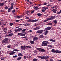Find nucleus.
Segmentation results:
<instances>
[{"label": "nucleus", "mask_w": 61, "mask_h": 61, "mask_svg": "<svg viewBox=\"0 0 61 61\" xmlns=\"http://www.w3.org/2000/svg\"><path fill=\"white\" fill-rule=\"evenodd\" d=\"M38 57L41 58V59H47L48 58H49V57L48 56H38Z\"/></svg>", "instance_id": "obj_1"}, {"label": "nucleus", "mask_w": 61, "mask_h": 61, "mask_svg": "<svg viewBox=\"0 0 61 61\" xmlns=\"http://www.w3.org/2000/svg\"><path fill=\"white\" fill-rule=\"evenodd\" d=\"M37 21H38V20H32L31 19L28 20L27 21L28 22H37Z\"/></svg>", "instance_id": "obj_2"}, {"label": "nucleus", "mask_w": 61, "mask_h": 61, "mask_svg": "<svg viewBox=\"0 0 61 61\" xmlns=\"http://www.w3.org/2000/svg\"><path fill=\"white\" fill-rule=\"evenodd\" d=\"M37 49L38 50H39L40 51H41V52H44L45 51V50L44 49H43L42 48H37Z\"/></svg>", "instance_id": "obj_3"}, {"label": "nucleus", "mask_w": 61, "mask_h": 61, "mask_svg": "<svg viewBox=\"0 0 61 61\" xmlns=\"http://www.w3.org/2000/svg\"><path fill=\"white\" fill-rule=\"evenodd\" d=\"M42 44H43L41 45V46H48L47 43H45L44 42H42Z\"/></svg>", "instance_id": "obj_4"}, {"label": "nucleus", "mask_w": 61, "mask_h": 61, "mask_svg": "<svg viewBox=\"0 0 61 61\" xmlns=\"http://www.w3.org/2000/svg\"><path fill=\"white\" fill-rule=\"evenodd\" d=\"M51 29V27H47L45 29L44 31H46L47 30H50Z\"/></svg>", "instance_id": "obj_5"}, {"label": "nucleus", "mask_w": 61, "mask_h": 61, "mask_svg": "<svg viewBox=\"0 0 61 61\" xmlns=\"http://www.w3.org/2000/svg\"><path fill=\"white\" fill-rule=\"evenodd\" d=\"M57 10V9L56 8L52 10V11H53V12L54 13H55L56 12Z\"/></svg>", "instance_id": "obj_6"}, {"label": "nucleus", "mask_w": 61, "mask_h": 61, "mask_svg": "<svg viewBox=\"0 0 61 61\" xmlns=\"http://www.w3.org/2000/svg\"><path fill=\"white\" fill-rule=\"evenodd\" d=\"M55 18V16H52L51 17L49 18V20H53V19H54V18Z\"/></svg>", "instance_id": "obj_7"}, {"label": "nucleus", "mask_w": 61, "mask_h": 61, "mask_svg": "<svg viewBox=\"0 0 61 61\" xmlns=\"http://www.w3.org/2000/svg\"><path fill=\"white\" fill-rule=\"evenodd\" d=\"M43 31H44L43 30H40L38 31L37 32L38 34H42V33L43 32Z\"/></svg>", "instance_id": "obj_8"}, {"label": "nucleus", "mask_w": 61, "mask_h": 61, "mask_svg": "<svg viewBox=\"0 0 61 61\" xmlns=\"http://www.w3.org/2000/svg\"><path fill=\"white\" fill-rule=\"evenodd\" d=\"M38 29H40V27H38L34 29V30H37Z\"/></svg>", "instance_id": "obj_9"}, {"label": "nucleus", "mask_w": 61, "mask_h": 61, "mask_svg": "<svg viewBox=\"0 0 61 61\" xmlns=\"http://www.w3.org/2000/svg\"><path fill=\"white\" fill-rule=\"evenodd\" d=\"M37 39H38V38L36 37H35L33 38V41H35V40H37Z\"/></svg>", "instance_id": "obj_10"}, {"label": "nucleus", "mask_w": 61, "mask_h": 61, "mask_svg": "<svg viewBox=\"0 0 61 61\" xmlns=\"http://www.w3.org/2000/svg\"><path fill=\"white\" fill-rule=\"evenodd\" d=\"M21 47L22 50H25V47L24 46H21Z\"/></svg>", "instance_id": "obj_11"}, {"label": "nucleus", "mask_w": 61, "mask_h": 61, "mask_svg": "<svg viewBox=\"0 0 61 61\" xmlns=\"http://www.w3.org/2000/svg\"><path fill=\"white\" fill-rule=\"evenodd\" d=\"M39 37L40 38H44V36L42 34L41 35L39 36Z\"/></svg>", "instance_id": "obj_12"}, {"label": "nucleus", "mask_w": 61, "mask_h": 61, "mask_svg": "<svg viewBox=\"0 0 61 61\" xmlns=\"http://www.w3.org/2000/svg\"><path fill=\"white\" fill-rule=\"evenodd\" d=\"M14 35V34L13 33H10V34H8V35L6 36H13Z\"/></svg>", "instance_id": "obj_13"}, {"label": "nucleus", "mask_w": 61, "mask_h": 61, "mask_svg": "<svg viewBox=\"0 0 61 61\" xmlns=\"http://www.w3.org/2000/svg\"><path fill=\"white\" fill-rule=\"evenodd\" d=\"M49 19L48 18L47 19V20H44L43 21V22L44 23H46V22H47V21H49Z\"/></svg>", "instance_id": "obj_14"}, {"label": "nucleus", "mask_w": 61, "mask_h": 61, "mask_svg": "<svg viewBox=\"0 0 61 61\" xmlns=\"http://www.w3.org/2000/svg\"><path fill=\"white\" fill-rule=\"evenodd\" d=\"M2 43L5 44H7V43H8V42H7L5 40H3Z\"/></svg>", "instance_id": "obj_15"}, {"label": "nucleus", "mask_w": 61, "mask_h": 61, "mask_svg": "<svg viewBox=\"0 0 61 61\" xmlns=\"http://www.w3.org/2000/svg\"><path fill=\"white\" fill-rule=\"evenodd\" d=\"M23 16L21 15L19 16H17V18H18V19H19V18H22V17H23Z\"/></svg>", "instance_id": "obj_16"}, {"label": "nucleus", "mask_w": 61, "mask_h": 61, "mask_svg": "<svg viewBox=\"0 0 61 61\" xmlns=\"http://www.w3.org/2000/svg\"><path fill=\"white\" fill-rule=\"evenodd\" d=\"M15 53V52L13 51L12 52L10 53L9 54H10V55H14Z\"/></svg>", "instance_id": "obj_17"}, {"label": "nucleus", "mask_w": 61, "mask_h": 61, "mask_svg": "<svg viewBox=\"0 0 61 61\" xmlns=\"http://www.w3.org/2000/svg\"><path fill=\"white\" fill-rule=\"evenodd\" d=\"M29 42L30 43H31V44H34V42L33 41H30Z\"/></svg>", "instance_id": "obj_18"}, {"label": "nucleus", "mask_w": 61, "mask_h": 61, "mask_svg": "<svg viewBox=\"0 0 61 61\" xmlns=\"http://www.w3.org/2000/svg\"><path fill=\"white\" fill-rule=\"evenodd\" d=\"M4 5V3H0V6H3V5Z\"/></svg>", "instance_id": "obj_19"}, {"label": "nucleus", "mask_w": 61, "mask_h": 61, "mask_svg": "<svg viewBox=\"0 0 61 61\" xmlns=\"http://www.w3.org/2000/svg\"><path fill=\"white\" fill-rule=\"evenodd\" d=\"M11 11H12V10H11L10 8H9L8 9V12H11Z\"/></svg>", "instance_id": "obj_20"}, {"label": "nucleus", "mask_w": 61, "mask_h": 61, "mask_svg": "<svg viewBox=\"0 0 61 61\" xmlns=\"http://www.w3.org/2000/svg\"><path fill=\"white\" fill-rule=\"evenodd\" d=\"M13 51L15 52H18L19 51V50L15 49L13 50Z\"/></svg>", "instance_id": "obj_21"}, {"label": "nucleus", "mask_w": 61, "mask_h": 61, "mask_svg": "<svg viewBox=\"0 0 61 61\" xmlns=\"http://www.w3.org/2000/svg\"><path fill=\"white\" fill-rule=\"evenodd\" d=\"M18 56H23V54H22L21 53H19L18 55Z\"/></svg>", "instance_id": "obj_22"}, {"label": "nucleus", "mask_w": 61, "mask_h": 61, "mask_svg": "<svg viewBox=\"0 0 61 61\" xmlns=\"http://www.w3.org/2000/svg\"><path fill=\"white\" fill-rule=\"evenodd\" d=\"M51 51L52 52H53V53H56V51L54 49L52 50Z\"/></svg>", "instance_id": "obj_23"}, {"label": "nucleus", "mask_w": 61, "mask_h": 61, "mask_svg": "<svg viewBox=\"0 0 61 61\" xmlns=\"http://www.w3.org/2000/svg\"><path fill=\"white\" fill-rule=\"evenodd\" d=\"M25 30H26V29H24L23 30L21 31L22 33H24V32H25Z\"/></svg>", "instance_id": "obj_24"}, {"label": "nucleus", "mask_w": 61, "mask_h": 61, "mask_svg": "<svg viewBox=\"0 0 61 61\" xmlns=\"http://www.w3.org/2000/svg\"><path fill=\"white\" fill-rule=\"evenodd\" d=\"M56 53L58 54H60V53H61V51H56Z\"/></svg>", "instance_id": "obj_25"}, {"label": "nucleus", "mask_w": 61, "mask_h": 61, "mask_svg": "<svg viewBox=\"0 0 61 61\" xmlns=\"http://www.w3.org/2000/svg\"><path fill=\"white\" fill-rule=\"evenodd\" d=\"M22 30V28H19L17 29V30H18V31H21V30Z\"/></svg>", "instance_id": "obj_26"}, {"label": "nucleus", "mask_w": 61, "mask_h": 61, "mask_svg": "<svg viewBox=\"0 0 61 61\" xmlns=\"http://www.w3.org/2000/svg\"><path fill=\"white\" fill-rule=\"evenodd\" d=\"M50 41H51V42H56V41L55 40H53L52 39H50Z\"/></svg>", "instance_id": "obj_27"}, {"label": "nucleus", "mask_w": 61, "mask_h": 61, "mask_svg": "<svg viewBox=\"0 0 61 61\" xmlns=\"http://www.w3.org/2000/svg\"><path fill=\"white\" fill-rule=\"evenodd\" d=\"M45 32L44 33V35H47V33H48V31H45Z\"/></svg>", "instance_id": "obj_28"}, {"label": "nucleus", "mask_w": 61, "mask_h": 61, "mask_svg": "<svg viewBox=\"0 0 61 61\" xmlns=\"http://www.w3.org/2000/svg\"><path fill=\"white\" fill-rule=\"evenodd\" d=\"M22 59V57H20L18 58L17 59V60H21Z\"/></svg>", "instance_id": "obj_29"}, {"label": "nucleus", "mask_w": 61, "mask_h": 61, "mask_svg": "<svg viewBox=\"0 0 61 61\" xmlns=\"http://www.w3.org/2000/svg\"><path fill=\"white\" fill-rule=\"evenodd\" d=\"M25 46L27 48H31V46Z\"/></svg>", "instance_id": "obj_30"}, {"label": "nucleus", "mask_w": 61, "mask_h": 61, "mask_svg": "<svg viewBox=\"0 0 61 61\" xmlns=\"http://www.w3.org/2000/svg\"><path fill=\"white\" fill-rule=\"evenodd\" d=\"M52 25V23H48L47 24V25Z\"/></svg>", "instance_id": "obj_31"}, {"label": "nucleus", "mask_w": 61, "mask_h": 61, "mask_svg": "<svg viewBox=\"0 0 61 61\" xmlns=\"http://www.w3.org/2000/svg\"><path fill=\"white\" fill-rule=\"evenodd\" d=\"M4 40L7 42H8V38H5L4 39Z\"/></svg>", "instance_id": "obj_32"}, {"label": "nucleus", "mask_w": 61, "mask_h": 61, "mask_svg": "<svg viewBox=\"0 0 61 61\" xmlns=\"http://www.w3.org/2000/svg\"><path fill=\"white\" fill-rule=\"evenodd\" d=\"M43 42L44 43H49V42L48 41H43Z\"/></svg>", "instance_id": "obj_33"}, {"label": "nucleus", "mask_w": 61, "mask_h": 61, "mask_svg": "<svg viewBox=\"0 0 61 61\" xmlns=\"http://www.w3.org/2000/svg\"><path fill=\"white\" fill-rule=\"evenodd\" d=\"M48 46L49 47H51V48H52V47H53L51 45H48Z\"/></svg>", "instance_id": "obj_34"}, {"label": "nucleus", "mask_w": 61, "mask_h": 61, "mask_svg": "<svg viewBox=\"0 0 61 61\" xmlns=\"http://www.w3.org/2000/svg\"><path fill=\"white\" fill-rule=\"evenodd\" d=\"M38 60L36 59L35 58L33 59V61H37Z\"/></svg>", "instance_id": "obj_35"}, {"label": "nucleus", "mask_w": 61, "mask_h": 61, "mask_svg": "<svg viewBox=\"0 0 61 61\" xmlns=\"http://www.w3.org/2000/svg\"><path fill=\"white\" fill-rule=\"evenodd\" d=\"M37 15L38 16H41L42 15V14H40V13H38L37 14Z\"/></svg>", "instance_id": "obj_36"}, {"label": "nucleus", "mask_w": 61, "mask_h": 61, "mask_svg": "<svg viewBox=\"0 0 61 61\" xmlns=\"http://www.w3.org/2000/svg\"><path fill=\"white\" fill-rule=\"evenodd\" d=\"M53 22L54 23V24H56V23H57V21L56 20H55L54 21H53Z\"/></svg>", "instance_id": "obj_37"}, {"label": "nucleus", "mask_w": 61, "mask_h": 61, "mask_svg": "<svg viewBox=\"0 0 61 61\" xmlns=\"http://www.w3.org/2000/svg\"><path fill=\"white\" fill-rule=\"evenodd\" d=\"M20 36H25V34L23 33H21Z\"/></svg>", "instance_id": "obj_38"}, {"label": "nucleus", "mask_w": 61, "mask_h": 61, "mask_svg": "<svg viewBox=\"0 0 61 61\" xmlns=\"http://www.w3.org/2000/svg\"><path fill=\"white\" fill-rule=\"evenodd\" d=\"M9 25L10 26H12L14 25V24L12 23H10L9 24Z\"/></svg>", "instance_id": "obj_39"}, {"label": "nucleus", "mask_w": 61, "mask_h": 61, "mask_svg": "<svg viewBox=\"0 0 61 61\" xmlns=\"http://www.w3.org/2000/svg\"><path fill=\"white\" fill-rule=\"evenodd\" d=\"M34 9L36 10H37V9H39V8L38 7H35L34 8Z\"/></svg>", "instance_id": "obj_40"}, {"label": "nucleus", "mask_w": 61, "mask_h": 61, "mask_svg": "<svg viewBox=\"0 0 61 61\" xmlns=\"http://www.w3.org/2000/svg\"><path fill=\"white\" fill-rule=\"evenodd\" d=\"M43 8L44 9H45V10H46V9H47V7H43Z\"/></svg>", "instance_id": "obj_41"}, {"label": "nucleus", "mask_w": 61, "mask_h": 61, "mask_svg": "<svg viewBox=\"0 0 61 61\" xmlns=\"http://www.w3.org/2000/svg\"><path fill=\"white\" fill-rule=\"evenodd\" d=\"M12 33V31L11 30H9L8 31V33L9 34H10V33Z\"/></svg>", "instance_id": "obj_42"}, {"label": "nucleus", "mask_w": 61, "mask_h": 61, "mask_svg": "<svg viewBox=\"0 0 61 61\" xmlns=\"http://www.w3.org/2000/svg\"><path fill=\"white\" fill-rule=\"evenodd\" d=\"M7 47L8 48H11L10 46V45L8 46H7Z\"/></svg>", "instance_id": "obj_43"}, {"label": "nucleus", "mask_w": 61, "mask_h": 61, "mask_svg": "<svg viewBox=\"0 0 61 61\" xmlns=\"http://www.w3.org/2000/svg\"><path fill=\"white\" fill-rule=\"evenodd\" d=\"M13 6H11L10 8H10V9H12L13 8Z\"/></svg>", "instance_id": "obj_44"}, {"label": "nucleus", "mask_w": 61, "mask_h": 61, "mask_svg": "<svg viewBox=\"0 0 61 61\" xmlns=\"http://www.w3.org/2000/svg\"><path fill=\"white\" fill-rule=\"evenodd\" d=\"M29 11H27L26 12V14H29Z\"/></svg>", "instance_id": "obj_45"}, {"label": "nucleus", "mask_w": 61, "mask_h": 61, "mask_svg": "<svg viewBox=\"0 0 61 61\" xmlns=\"http://www.w3.org/2000/svg\"><path fill=\"white\" fill-rule=\"evenodd\" d=\"M17 56V55H15L13 56V57L14 58H15V57H16Z\"/></svg>", "instance_id": "obj_46"}, {"label": "nucleus", "mask_w": 61, "mask_h": 61, "mask_svg": "<svg viewBox=\"0 0 61 61\" xmlns=\"http://www.w3.org/2000/svg\"><path fill=\"white\" fill-rule=\"evenodd\" d=\"M34 12V10H33L32 11L31 13L30 14H33Z\"/></svg>", "instance_id": "obj_47"}, {"label": "nucleus", "mask_w": 61, "mask_h": 61, "mask_svg": "<svg viewBox=\"0 0 61 61\" xmlns=\"http://www.w3.org/2000/svg\"><path fill=\"white\" fill-rule=\"evenodd\" d=\"M60 13H61V12L60 11V12H58L57 13V14L58 15H59V14H60Z\"/></svg>", "instance_id": "obj_48"}, {"label": "nucleus", "mask_w": 61, "mask_h": 61, "mask_svg": "<svg viewBox=\"0 0 61 61\" xmlns=\"http://www.w3.org/2000/svg\"><path fill=\"white\" fill-rule=\"evenodd\" d=\"M21 33H20L17 34V35H21Z\"/></svg>", "instance_id": "obj_49"}, {"label": "nucleus", "mask_w": 61, "mask_h": 61, "mask_svg": "<svg viewBox=\"0 0 61 61\" xmlns=\"http://www.w3.org/2000/svg\"><path fill=\"white\" fill-rule=\"evenodd\" d=\"M43 5L42 4H38V5L39 6H41V5Z\"/></svg>", "instance_id": "obj_50"}, {"label": "nucleus", "mask_w": 61, "mask_h": 61, "mask_svg": "<svg viewBox=\"0 0 61 61\" xmlns=\"http://www.w3.org/2000/svg\"><path fill=\"white\" fill-rule=\"evenodd\" d=\"M11 6H13L14 5V3H12L11 4Z\"/></svg>", "instance_id": "obj_51"}, {"label": "nucleus", "mask_w": 61, "mask_h": 61, "mask_svg": "<svg viewBox=\"0 0 61 61\" xmlns=\"http://www.w3.org/2000/svg\"><path fill=\"white\" fill-rule=\"evenodd\" d=\"M3 31L5 33H6V30H4Z\"/></svg>", "instance_id": "obj_52"}, {"label": "nucleus", "mask_w": 61, "mask_h": 61, "mask_svg": "<svg viewBox=\"0 0 61 61\" xmlns=\"http://www.w3.org/2000/svg\"><path fill=\"white\" fill-rule=\"evenodd\" d=\"M23 25L24 26H27V25L25 24H23Z\"/></svg>", "instance_id": "obj_53"}, {"label": "nucleus", "mask_w": 61, "mask_h": 61, "mask_svg": "<svg viewBox=\"0 0 61 61\" xmlns=\"http://www.w3.org/2000/svg\"><path fill=\"white\" fill-rule=\"evenodd\" d=\"M26 56H24V59H26Z\"/></svg>", "instance_id": "obj_54"}, {"label": "nucleus", "mask_w": 61, "mask_h": 61, "mask_svg": "<svg viewBox=\"0 0 61 61\" xmlns=\"http://www.w3.org/2000/svg\"><path fill=\"white\" fill-rule=\"evenodd\" d=\"M15 12V9L13 10L12 11V13H14Z\"/></svg>", "instance_id": "obj_55"}, {"label": "nucleus", "mask_w": 61, "mask_h": 61, "mask_svg": "<svg viewBox=\"0 0 61 61\" xmlns=\"http://www.w3.org/2000/svg\"><path fill=\"white\" fill-rule=\"evenodd\" d=\"M47 4L46 3H44L43 4L44 5H46Z\"/></svg>", "instance_id": "obj_56"}, {"label": "nucleus", "mask_w": 61, "mask_h": 61, "mask_svg": "<svg viewBox=\"0 0 61 61\" xmlns=\"http://www.w3.org/2000/svg\"><path fill=\"white\" fill-rule=\"evenodd\" d=\"M15 32H17L18 31V30H17H17H15Z\"/></svg>", "instance_id": "obj_57"}, {"label": "nucleus", "mask_w": 61, "mask_h": 61, "mask_svg": "<svg viewBox=\"0 0 61 61\" xmlns=\"http://www.w3.org/2000/svg\"><path fill=\"white\" fill-rule=\"evenodd\" d=\"M42 11L43 12H45V10H42Z\"/></svg>", "instance_id": "obj_58"}, {"label": "nucleus", "mask_w": 61, "mask_h": 61, "mask_svg": "<svg viewBox=\"0 0 61 61\" xmlns=\"http://www.w3.org/2000/svg\"><path fill=\"white\" fill-rule=\"evenodd\" d=\"M16 22H19V20H16Z\"/></svg>", "instance_id": "obj_59"}, {"label": "nucleus", "mask_w": 61, "mask_h": 61, "mask_svg": "<svg viewBox=\"0 0 61 61\" xmlns=\"http://www.w3.org/2000/svg\"><path fill=\"white\" fill-rule=\"evenodd\" d=\"M5 9H8V7L7 6H6L5 8Z\"/></svg>", "instance_id": "obj_60"}, {"label": "nucleus", "mask_w": 61, "mask_h": 61, "mask_svg": "<svg viewBox=\"0 0 61 61\" xmlns=\"http://www.w3.org/2000/svg\"><path fill=\"white\" fill-rule=\"evenodd\" d=\"M23 33L25 34H26V35H27V33H26V32H23Z\"/></svg>", "instance_id": "obj_61"}, {"label": "nucleus", "mask_w": 61, "mask_h": 61, "mask_svg": "<svg viewBox=\"0 0 61 61\" xmlns=\"http://www.w3.org/2000/svg\"><path fill=\"white\" fill-rule=\"evenodd\" d=\"M26 25H27V26L28 25V26L30 25L29 24H27Z\"/></svg>", "instance_id": "obj_62"}, {"label": "nucleus", "mask_w": 61, "mask_h": 61, "mask_svg": "<svg viewBox=\"0 0 61 61\" xmlns=\"http://www.w3.org/2000/svg\"><path fill=\"white\" fill-rule=\"evenodd\" d=\"M29 3H30V4H32L33 3L32 2H30Z\"/></svg>", "instance_id": "obj_63"}, {"label": "nucleus", "mask_w": 61, "mask_h": 61, "mask_svg": "<svg viewBox=\"0 0 61 61\" xmlns=\"http://www.w3.org/2000/svg\"><path fill=\"white\" fill-rule=\"evenodd\" d=\"M1 60H4V58H2L1 59Z\"/></svg>", "instance_id": "obj_64"}]
</instances>
